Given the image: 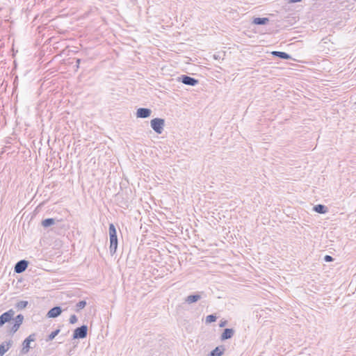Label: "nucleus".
Wrapping results in <instances>:
<instances>
[{"label": "nucleus", "instance_id": "nucleus-26", "mask_svg": "<svg viewBox=\"0 0 356 356\" xmlns=\"http://www.w3.org/2000/svg\"><path fill=\"white\" fill-rule=\"evenodd\" d=\"M324 260L326 261V262H330V261H332L334 260V259L332 258V256H330V255H325V257H324Z\"/></svg>", "mask_w": 356, "mask_h": 356}, {"label": "nucleus", "instance_id": "nucleus-17", "mask_svg": "<svg viewBox=\"0 0 356 356\" xmlns=\"http://www.w3.org/2000/svg\"><path fill=\"white\" fill-rule=\"evenodd\" d=\"M55 222L56 220L54 218H46L42 221L41 224L44 227H49L54 225Z\"/></svg>", "mask_w": 356, "mask_h": 356}, {"label": "nucleus", "instance_id": "nucleus-29", "mask_svg": "<svg viewBox=\"0 0 356 356\" xmlns=\"http://www.w3.org/2000/svg\"><path fill=\"white\" fill-rule=\"evenodd\" d=\"M80 62H81V60H80V59H79V58H78V59H76V63H77L76 67H79V64H80Z\"/></svg>", "mask_w": 356, "mask_h": 356}, {"label": "nucleus", "instance_id": "nucleus-12", "mask_svg": "<svg viewBox=\"0 0 356 356\" xmlns=\"http://www.w3.org/2000/svg\"><path fill=\"white\" fill-rule=\"evenodd\" d=\"M225 350V348L223 346H220L214 348L211 351L209 356H221Z\"/></svg>", "mask_w": 356, "mask_h": 356}, {"label": "nucleus", "instance_id": "nucleus-8", "mask_svg": "<svg viewBox=\"0 0 356 356\" xmlns=\"http://www.w3.org/2000/svg\"><path fill=\"white\" fill-rule=\"evenodd\" d=\"M152 114V110L147 108H139L136 111V117L138 118H147Z\"/></svg>", "mask_w": 356, "mask_h": 356}, {"label": "nucleus", "instance_id": "nucleus-14", "mask_svg": "<svg viewBox=\"0 0 356 356\" xmlns=\"http://www.w3.org/2000/svg\"><path fill=\"white\" fill-rule=\"evenodd\" d=\"M269 19L268 17H255L254 18L252 23L256 25H265L268 24Z\"/></svg>", "mask_w": 356, "mask_h": 356}, {"label": "nucleus", "instance_id": "nucleus-24", "mask_svg": "<svg viewBox=\"0 0 356 356\" xmlns=\"http://www.w3.org/2000/svg\"><path fill=\"white\" fill-rule=\"evenodd\" d=\"M36 339V334L35 333H33L30 334L28 337L25 339V340H28L29 342H32L35 341Z\"/></svg>", "mask_w": 356, "mask_h": 356}, {"label": "nucleus", "instance_id": "nucleus-1", "mask_svg": "<svg viewBox=\"0 0 356 356\" xmlns=\"http://www.w3.org/2000/svg\"><path fill=\"white\" fill-rule=\"evenodd\" d=\"M109 238H110V252L111 255L116 252L118 248V236L117 230L115 225L113 223L109 225Z\"/></svg>", "mask_w": 356, "mask_h": 356}, {"label": "nucleus", "instance_id": "nucleus-3", "mask_svg": "<svg viewBox=\"0 0 356 356\" xmlns=\"http://www.w3.org/2000/svg\"><path fill=\"white\" fill-rule=\"evenodd\" d=\"M88 326L83 325L81 327H76L73 332V339H84L87 337Z\"/></svg>", "mask_w": 356, "mask_h": 356}, {"label": "nucleus", "instance_id": "nucleus-22", "mask_svg": "<svg viewBox=\"0 0 356 356\" xmlns=\"http://www.w3.org/2000/svg\"><path fill=\"white\" fill-rule=\"evenodd\" d=\"M14 320L15 323H18L21 325L24 321V316L22 314H18Z\"/></svg>", "mask_w": 356, "mask_h": 356}, {"label": "nucleus", "instance_id": "nucleus-10", "mask_svg": "<svg viewBox=\"0 0 356 356\" xmlns=\"http://www.w3.org/2000/svg\"><path fill=\"white\" fill-rule=\"evenodd\" d=\"M234 330L232 328H225L220 336V339L225 341L231 339L234 334Z\"/></svg>", "mask_w": 356, "mask_h": 356}, {"label": "nucleus", "instance_id": "nucleus-13", "mask_svg": "<svg viewBox=\"0 0 356 356\" xmlns=\"http://www.w3.org/2000/svg\"><path fill=\"white\" fill-rule=\"evenodd\" d=\"M272 55L278 57L281 59L288 60L291 58V56L289 54L284 51H274L272 52Z\"/></svg>", "mask_w": 356, "mask_h": 356}, {"label": "nucleus", "instance_id": "nucleus-9", "mask_svg": "<svg viewBox=\"0 0 356 356\" xmlns=\"http://www.w3.org/2000/svg\"><path fill=\"white\" fill-rule=\"evenodd\" d=\"M62 312V309L59 306H56L52 307L47 312V317L49 318H56L58 317Z\"/></svg>", "mask_w": 356, "mask_h": 356}, {"label": "nucleus", "instance_id": "nucleus-27", "mask_svg": "<svg viewBox=\"0 0 356 356\" xmlns=\"http://www.w3.org/2000/svg\"><path fill=\"white\" fill-rule=\"evenodd\" d=\"M226 324H227V321H221V322H220V325H219V326H220V327H222L225 326V325H226Z\"/></svg>", "mask_w": 356, "mask_h": 356}, {"label": "nucleus", "instance_id": "nucleus-16", "mask_svg": "<svg viewBox=\"0 0 356 356\" xmlns=\"http://www.w3.org/2000/svg\"><path fill=\"white\" fill-rule=\"evenodd\" d=\"M30 342L28 341V340H24L22 343V348L21 350V353L22 355H26L29 351V349L31 348Z\"/></svg>", "mask_w": 356, "mask_h": 356}, {"label": "nucleus", "instance_id": "nucleus-28", "mask_svg": "<svg viewBox=\"0 0 356 356\" xmlns=\"http://www.w3.org/2000/svg\"><path fill=\"white\" fill-rule=\"evenodd\" d=\"M302 0H289V3H298L300 2Z\"/></svg>", "mask_w": 356, "mask_h": 356}, {"label": "nucleus", "instance_id": "nucleus-6", "mask_svg": "<svg viewBox=\"0 0 356 356\" xmlns=\"http://www.w3.org/2000/svg\"><path fill=\"white\" fill-rule=\"evenodd\" d=\"M29 266V261L22 259L16 263L14 267V271L17 273H22L26 270Z\"/></svg>", "mask_w": 356, "mask_h": 356}, {"label": "nucleus", "instance_id": "nucleus-23", "mask_svg": "<svg viewBox=\"0 0 356 356\" xmlns=\"http://www.w3.org/2000/svg\"><path fill=\"white\" fill-rule=\"evenodd\" d=\"M19 327L20 325L15 323L14 325L10 328V332L13 334L15 333L19 330Z\"/></svg>", "mask_w": 356, "mask_h": 356}, {"label": "nucleus", "instance_id": "nucleus-18", "mask_svg": "<svg viewBox=\"0 0 356 356\" xmlns=\"http://www.w3.org/2000/svg\"><path fill=\"white\" fill-rule=\"evenodd\" d=\"M29 302L28 301L26 300H21V301H19L17 302L15 305V307L19 311V310H22L24 308L26 307V306L28 305Z\"/></svg>", "mask_w": 356, "mask_h": 356}, {"label": "nucleus", "instance_id": "nucleus-21", "mask_svg": "<svg viewBox=\"0 0 356 356\" xmlns=\"http://www.w3.org/2000/svg\"><path fill=\"white\" fill-rule=\"evenodd\" d=\"M217 317L215 314H210L206 317V323H211L216 321Z\"/></svg>", "mask_w": 356, "mask_h": 356}, {"label": "nucleus", "instance_id": "nucleus-15", "mask_svg": "<svg viewBox=\"0 0 356 356\" xmlns=\"http://www.w3.org/2000/svg\"><path fill=\"white\" fill-rule=\"evenodd\" d=\"M313 210L318 213L324 214L327 213V208L323 204H317L314 207Z\"/></svg>", "mask_w": 356, "mask_h": 356}, {"label": "nucleus", "instance_id": "nucleus-7", "mask_svg": "<svg viewBox=\"0 0 356 356\" xmlns=\"http://www.w3.org/2000/svg\"><path fill=\"white\" fill-rule=\"evenodd\" d=\"M204 291H200L197 293L191 294L185 298V302L188 304H192L197 302L202 298V296L204 295Z\"/></svg>", "mask_w": 356, "mask_h": 356}, {"label": "nucleus", "instance_id": "nucleus-25", "mask_svg": "<svg viewBox=\"0 0 356 356\" xmlns=\"http://www.w3.org/2000/svg\"><path fill=\"white\" fill-rule=\"evenodd\" d=\"M69 321H70V323H71V324H74L75 323H76L77 322L76 316L75 314L71 315L70 317Z\"/></svg>", "mask_w": 356, "mask_h": 356}, {"label": "nucleus", "instance_id": "nucleus-2", "mask_svg": "<svg viewBox=\"0 0 356 356\" xmlns=\"http://www.w3.org/2000/svg\"><path fill=\"white\" fill-rule=\"evenodd\" d=\"M151 127L158 134H161L163 131L165 125L164 119L156 118H154L150 122Z\"/></svg>", "mask_w": 356, "mask_h": 356}, {"label": "nucleus", "instance_id": "nucleus-5", "mask_svg": "<svg viewBox=\"0 0 356 356\" xmlns=\"http://www.w3.org/2000/svg\"><path fill=\"white\" fill-rule=\"evenodd\" d=\"M15 315V311L13 309H9L8 311L3 313L0 316V327L3 326L5 323L10 322Z\"/></svg>", "mask_w": 356, "mask_h": 356}, {"label": "nucleus", "instance_id": "nucleus-19", "mask_svg": "<svg viewBox=\"0 0 356 356\" xmlns=\"http://www.w3.org/2000/svg\"><path fill=\"white\" fill-rule=\"evenodd\" d=\"M60 329H56V330L51 332L47 337L46 341H52L60 332Z\"/></svg>", "mask_w": 356, "mask_h": 356}, {"label": "nucleus", "instance_id": "nucleus-20", "mask_svg": "<svg viewBox=\"0 0 356 356\" xmlns=\"http://www.w3.org/2000/svg\"><path fill=\"white\" fill-rule=\"evenodd\" d=\"M87 303L86 300H81L76 305V312H79L81 309H83L86 306Z\"/></svg>", "mask_w": 356, "mask_h": 356}, {"label": "nucleus", "instance_id": "nucleus-4", "mask_svg": "<svg viewBox=\"0 0 356 356\" xmlns=\"http://www.w3.org/2000/svg\"><path fill=\"white\" fill-rule=\"evenodd\" d=\"M177 80L185 85L191 86H194L198 83L197 79L185 74L179 76Z\"/></svg>", "mask_w": 356, "mask_h": 356}, {"label": "nucleus", "instance_id": "nucleus-11", "mask_svg": "<svg viewBox=\"0 0 356 356\" xmlns=\"http://www.w3.org/2000/svg\"><path fill=\"white\" fill-rule=\"evenodd\" d=\"M13 341L9 340L8 341L3 342L0 345V356H3L11 347Z\"/></svg>", "mask_w": 356, "mask_h": 356}]
</instances>
